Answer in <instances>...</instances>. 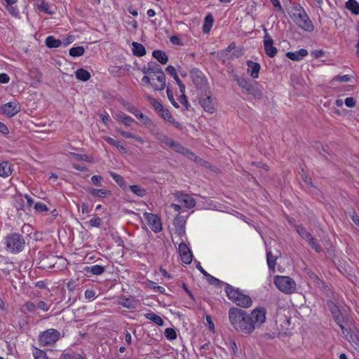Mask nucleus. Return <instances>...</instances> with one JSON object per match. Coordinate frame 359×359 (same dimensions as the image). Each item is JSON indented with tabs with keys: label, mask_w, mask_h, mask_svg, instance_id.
Returning <instances> with one entry per match:
<instances>
[{
	"label": "nucleus",
	"mask_w": 359,
	"mask_h": 359,
	"mask_svg": "<svg viewBox=\"0 0 359 359\" xmlns=\"http://www.w3.org/2000/svg\"><path fill=\"white\" fill-rule=\"evenodd\" d=\"M166 93H167L168 98L169 101L171 102V104L173 105V107H175V108H179L180 105L174 99V95H173L172 91L169 88H168Z\"/></svg>",
	"instance_id": "8fccbe9b"
},
{
	"label": "nucleus",
	"mask_w": 359,
	"mask_h": 359,
	"mask_svg": "<svg viewBox=\"0 0 359 359\" xmlns=\"http://www.w3.org/2000/svg\"><path fill=\"white\" fill-rule=\"evenodd\" d=\"M152 55L155 57L160 63L165 65L168 61V57L165 52L159 50H155L152 53Z\"/></svg>",
	"instance_id": "a878e982"
},
{
	"label": "nucleus",
	"mask_w": 359,
	"mask_h": 359,
	"mask_svg": "<svg viewBox=\"0 0 359 359\" xmlns=\"http://www.w3.org/2000/svg\"><path fill=\"white\" fill-rule=\"evenodd\" d=\"M36 306L38 309L43 311H47L49 309V306H48L47 304L43 301H39Z\"/></svg>",
	"instance_id": "0e129e2a"
},
{
	"label": "nucleus",
	"mask_w": 359,
	"mask_h": 359,
	"mask_svg": "<svg viewBox=\"0 0 359 359\" xmlns=\"http://www.w3.org/2000/svg\"><path fill=\"white\" fill-rule=\"evenodd\" d=\"M110 175L122 189L126 188L127 184L123 177L113 172H110Z\"/></svg>",
	"instance_id": "4c0bfd02"
},
{
	"label": "nucleus",
	"mask_w": 359,
	"mask_h": 359,
	"mask_svg": "<svg viewBox=\"0 0 359 359\" xmlns=\"http://www.w3.org/2000/svg\"><path fill=\"white\" fill-rule=\"evenodd\" d=\"M24 200L22 198H18L15 201V207L18 210H24Z\"/></svg>",
	"instance_id": "bf43d9fd"
},
{
	"label": "nucleus",
	"mask_w": 359,
	"mask_h": 359,
	"mask_svg": "<svg viewBox=\"0 0 359 359\" xmlns=\"http://www.w3.org/2000/svg\"><path fill=\"white\" fill-rule=\"evenodd\" d=\"M102 177L100 175H93L91 181L95 185H100Z\"/></svg>",
	"instance_id": "774afa93"
},
{
	"label": "nucleus",
	"mask_w": 359,
	"mask_h": 359,
	"mask_svg": "<svg viewBox=\"0 0 359 359\" xmlns=\"http://www.w3.org/2000/svg\"><path fill=\"white\" fill-rule=\"evenodd\" d=\"M144 217L147 219L150 228L154 232L158 233L161 231V223L160 219L156 215L151 213H145Z\"/></svg>",
	"instance_id": "f8f14e48"
},
{
	"label": "nucleus",
	"mask_w": 359,
	"mask_h": 359,
	"mask_svg": "<svg viewBox=\"0 0 359 359\" xmlns=\"http://www.w3.org/2000/svg\"><path fill=\"white\" fill-rule=\"evenodd\" d=\"M23 308L25 309L27 311L33 313L36 311L37 306L34 303L29 301L24 304Z\"/></svg>",
	"instance_id": "6e6d98bb"
},
{
	"label": "nucleus",
	"mask_w": 359,
	"mask_h": 359,
	"mask_svg": "<svg viewBox=\"0 0 359 359\" xmlns=\"http://www.w3.org/2000/svg\"><path fill=\"white\" fill-rule=\"evenodd\" d=\"M10 81V77L6 73L0 74V83H8Z\"/></svg>",
	"instance_id": "338daca9"
},
{
	"label": "nucleus",
	"mask_w": 359,
	"mask_h": 359,
	"mask_svg": "<svg viewBox=\"0 0 359 359\" xmlns=\"http://www.w3.org/2000/svg\"><path fill=\"white\" fill-rule=\"evenodd\" d=\"M308 55V51L306 49L302 48L295 52H287L286 53L287 57L294 61H299Z\"/></svg>",
	"instance_id": "6ab92c4d"
},
{
	"label": "nucleus",
	"mask_w": 359,
	"mask_h": 359,
	"mask_svg": "<svg viewBox=\"0 0 359 359\" xmlns=\"http://www.w3.org/2000/svg\"><path fill=\"white\" fill-rule=\"evenodd\" d=\"M75 76L77 79L82 81H86L90 78V72L83 68L76 70Z\"/></svg>",
	"instance_id": "c756f323"
},
{
	"label": "nucleus",
	"mask_w": 359,
	"mask_h": 359,
	"mask_svg": "<svg viewBox=\"0 0 359 359\" xmlns=\"http://www.w3.org/2000/svg\"><path fill=\"white\" fill-rule=\"evenodd\" d=\"M330 311L332 314V316L337 323V324L339 326L340 329L341 330L343 334H345V331L346 330L345 329L343 323H344V317L342 316V313H341L340 310L336 305H332L330 307Z\"/></svg>",
	"instance_id": "2eb2a0df"
},
{
	"label": "nucleus",
	"mask_w": 359,
	"mask_h": 359,
	"mask_svg": "<svg viewBox=\"0 0 359 359\" xmlns=\"http://www.w3.org/2000/svg\"><path fill=\"white\" fill-rule=\"evenodd\" d=\"M225 292L228 298L240 307L249 308L252 304V299L243 294L238 288L226 284Z\"/></svg>",
	"instance_id": "7ed1b4c3"
},
{
	"label": "nucleus",
	"mask_w": 359,
	"mask_h": 359,
	"mask_svg": "<svg viewBox=\"0 0 359 359\" xmlns=\"http://www.w3.org/2000/svg\"><path fill=\"white\" fill-rule=\"evenodd\" d=\"M132 46V51L134 55L141 57L146 54L145 48L142 43L133 41Z\"/></svg>",
	"instance_id": "b1692460"
},
{
	"label": "nucleus",
	"mask_w": 359,
	"mask_h": 359,
	"mask_svg": "<svg viewBox=\"0 0 359 359\" xmlns=\"http://www.w3.org/2000/svg\"><path fill=\"white\" fill-rule=\"evenodd\" d=\"M105 142L109 143V144L115 147L120 152L126 154L127 153V149L121 144L119 141H117L110 137L105 136L103 137Z\"/></svg>",
	"instance_id": "5701e85b"
},
{
	"label": "nucleus",
	"mask_w": 359,
	"mask_h": 359,
	"mask_svg": "<svg viewBox=\"0 0 359 359\" xmlns=\"http://www.w3.org/2000/svg\"><path fill=\"white\" fill-rule=\"evenodd\" d=\"M274 284L280 291L286 294H291L296 290L295 282L288 276L275 277Z\"/></svg>",
	"instance_id": "423d86ee"
},
{
	"label": "nucleus",
	"mask_w": 359,
	"mask_h": 359,
	"mask_svg": "<svg viewBox=\"0 0 359 359\" xmlns=\"http://www.w3.org/2000/svg\"><path fill=\"white\" fill-rule=\"evenodd\" d=\"M145 317L147 319L153 321L158 325L161 326L163 325V319L159 316L155 314L154 313H148L145 315Z\"/></svg>",
	"instance_id": "58836bf2"
},
{
	"label": "nucleus",
	"mask_w": 359,
	"mask_h": 359,
	"mask_svg": "<svg viewBox=\"0 0 359 359\" xmlns=\"http://www.w3.org/2000/svg\"><path fill=\"white\" fill-rule=\"evenodd\" d=\"M266 314L264 307H256L250 314L236 307L231 308L228 312L229 322L234 330L245 334H250L261 327L266 322Z\"/></svg>",
	"instance_id": "f257e3e1"
},
{
	"label": "nucleus",
	"mask_w": 359,
	"mask_h": 359,
	"mask_svg": "<svg viewBox=\"0 0 359 359\" xmlns=\"http://www.w3.org/2000/svg\"><path fill=\"white\" fill-rule=\"evenodd\" d=\"M32 355L34 359H50L46 353L36 347H33Z\"/></svg>",
	"instance_id": "f704fd0d"
},
{
	"label": "nucleus",
	"mask_w": 359,
	"mask_h": 359,
	"mask_svg": "<svg viewBox=\"0 0 359 359\" xmlns=\"http://www.w3.org/2000/svg\"><path fill=\"white\" fill-rule=\"evenodd\" d=\"M61 337L60 332L53 328L41 332L38 336L39 344L45 347L54 345Z\"/></svg>",
	"instance_id": "39448f33"
},
{
	"label": "nucleus",
	"mask_w": 359,
	"mask_h": 359,
	"mask_svg": "<svg viewBox=\"0 0 359 359\" xmlns=\"http://www.w3.org/2000/svg\"><path fill=\"white\" fill-rule=\"evenodd\" d=\"M87 271H90L93 275H101L104 272L105 268L100 265H93L90 267H87Z\"/></svg>",
	"instance_id": "a19ab883"
},
{
	"label": "nucleus",
	"mask_w": 359,
	"mask_h": 359,
	"mask_svg": "<svg viewBox=\"0 0 359 359\" xmlns=\"http://www.w3.org/2000/svg\"><path fill=\"white\" fill-rule=\"evenodd\" d=\"M156 139L161 143L164 144L166 147H170L172 140L165 134L158 133L155 135Z\"/></svg>",
	"instance_id": "c85d7f7f"
},
{
	"label": "nucleus",
	"mask_w": 359,
	"mask_h": 359,
	"mask_svg": "<svg viewBox=\"0 0 359 359\" xmlns=\"http://www.w3.org/2000/svg\"><path fill=\"white\" fill-rule=\"evenodd\" d=\"M192 81L197 88L203 89L206 86V79L203 72L198 69H193L190 72Z\"/></svg>",
	"instance_id": "9d476101"
},
{
	"label": "nucleus",
	"mask_w": 359,
	"mask_h": 359,
	"mask_svg": "<svg viewBox=\"0 0 359 359\" xmlns=\"http://www.w3.org/2000/svg\"><path fill=\"white\" fill-rule=\"evenodd\" d=\"M178 250L182 262L187 264H190L192 261L193 256L187 245L184 243H181L179 245Z\"/></svg>",
	"instance_id": "ddd939ff"
},
{
	"label": "nucleus",
	"mask_w": 359,
	"mask_h": 359,
	"mask_svg": "<svg viewBox=\"0 0 359 359\" xmlns=\"http://www.w3.org/2000/svg\"><path fill=\"white\" fill-rule=\"evenodd\" d=\"M34 210L39 212H48L47 205L41 202H37L34 205Z\"/></svg>",
	"instance_id": "3c124183"
},
{
	"label": "nucleus",
	"mask_w": 359,
	"mask_h": 359,
	"mask_svg": "<svg viewBox=\"0 0 359 359\" xmlns=\"http://www.w3.org/2000/svg\"><path fill=\"white\" fill-rule=\"evenodd\" d=\"M165 71L172 77L177 75L175 68L172 65L168 66Z\"/></svg>",
	"instance_id": "69168bd1"
},
{
	"label": "nucleus",
	"mask_w": 359,
	"mask_h": 359,
	"mask_svg": "<svg viewBox=\"0 0 359 359\" xmlns=\"http://www.w3.org/2000/svg\"><path fill=\"white\" fill-rule=\"evenodd\" d=\"M247 65L248 67V73L253 79H257L259 77V72L261 69V66L259 63L248 60L247 61Z\"/></svg>",
	"instance_id": "f3484780"
},
{
	"label": "nucleus",
	"mask_w": 359,
	"mask_h": 359,
	"mask_svg": "<svg viewBox=\"0 0 359 359\" xmlns=\"http://www.w3.org/2000/svg\"><path fill=\"white\" fill-rule=\"evenodd\" d=\"M102 219L96 215L94 216L90 221L89 225L92 227H100L101 226Z\"/></svg>",
	"instance_id": "864d4df0"
},
{
	"label": "nucleus",
	"mask_w": 359,
	"mask_h": 359,
	"mask_svg": "<svg viewBox=\"0 0 359 359\" xmlns=\"http://www.w3.org/2000/svg\"><path fill=\"white\" fill-rule=\"evenodd\" d=\"M169 148L172 149L177 153L184 155L189 159H194L196 157L195 154L191 151L185 148L181 144L175 140L172 141Z\"/></svg>",
	"instance_id": "4468645a"
},
{
	"label": "nucleus",
	"mask_w": 359,
	"mask_h": 359,
	"mask_svg": "<svg viewBox=\"0 0 359 359\" xmlns=\"http://www.w3.org/2000/svg\"><path fill=\"white\" fill-rule=\"evenodd\" d=\"M70 154L73 156L76 160L85 162H91L92 159L86 154H79L71 152Z\"/></svg>",
	"instance_id": "de8ad7c7"
},
{
	"label": "nucleus",
	"mask_w": 359,
	"mask_h": 359,
	"mask_svg": "<svg viewBox=\"0 0 359 359\" xmlns=\"http://www.w3.org/2000/svg\"><path fill=\"white\" fill-rule=\"evenodd\" d=\"M2 112L7 116L12 117L17 114L20 110V104L16 102H10L1 107Z\"/></svg>",
	"instance_id": "9b49d317"
},
{
	"label": "nucleus",
	"mask_w": 359,
	"mask_h": 359,
	"mask_svg": "<svg viewBox=\"0 0 359 359\" xmlns=\"http://www.w3.org/2000/svg\"><path fill=\"white\" fill-rule=\"evenodd\" d=\"M165 337L168 340H175L177 339V332L173 328L168 327L165 330Z\"/></svg>",
	"instance_id": "49530a36"
},
{
	"label": "nucleus",
	"mask_w": 359,
	"mask_h": 359,
	"mask_svg": "<svg viewBox=\"0 0 359 359\" xmlns=\"http://www.w3.org/2000/svg\"><path fill=\"white\" fill-rule=\"evenodd\" d=\"M88 192L93 197H106L107 196L111 195V191L104 189H97L95 188H90L88 189Z\"/></svg>",
	"instance_id": "393cba45"
},
{
	"label": "nucleus",
	"mask_w": 359,
	"mask_h": 359,
	"mask_svg": "<svg viewBox=\"0 0 359 359\" xmlns=\"http://www.w3.org/2000/svg\"><path fill=\"white\" fill-rule=\"evenodd\" d=\"M276 257L273 256L271 251H268L266 253L267 264L270 269H274L276 263Z\"/></svg>",
	"instance_id": "37998d69"
},
{
	"label": "nucleus",
	"mask_w": 359,
	"mask_h": 359,
	"mask_svg": "<svg viewBox=\"0 0 359 359\" xmlns=\"http://www.w3.org/2000/svg\"><path fill=\"white\" fill-rule=\"evenodd\" d=\"M334 80L339 82H348L351 80V76L348 74L343 76L337 75L334 78Z\"/></svg>",
	"instance_id": "13d9d810"
},
{
	"label": "nucleus",
	"mask_w": 359,
	"mask_h": 359,
	"mask_svg": "<svg viewBox=\"0 0 359 359\" xmlns=\"http://www.w3.org/2000/svg\"><path fill=\"white\" fill-rule=\"evenodd\" d=\"M36 6L41 12L47 14H52L53 13V11L50 9L51 6L48 4V3L46 2L45 0H40L39 1H37L36 3Z\"/></svg>",
	"instance_id": "bb28decb"
},
{
	"label": "nucleus",
	"mask_w": 359,
	"mask_h": 359,
	"mask_svg": "<svg viewBox=\"0 0 359 359\" xmlns=\"http://www.w3.org/2000/svg\"><path fill=\"white\" fill-rule=\"evenodd\" d=\"M118 304L128 309H135L137 306V301L134 297H126L122 296L119 298Z\"/></svg>",
	"instance_id": "dca6fc26"
},
{
	"label": "nucleus",
	"mask_w": 359,
	"mask_h": 359,
	"mask_svg": "<svg viewBox=\"0 0 359 359\" xmlns=\"http://www.w3.org/2000/svg\"><path fill=\"white\" fill-rule=\"evenodd\" d=\"M180 102L183 105L184 110H188L191 107L190 104L188 102L187 97L185 94L181 95L179 99Z\"/></svg>",
	"instance_id": "5fc2aeb1"
},
{
	"label": "nucleus",
	"mask_w": 359,
	"mask_h": 359,
	"mask_svg": "<svg viewBox=\"0 0 359 359\" xmlns=\"http://www.w3.org/2000/svg\"><path fill=\"white\" fill-rule=\"evenodd\" d=\"M130 191L138 196L142 197L146 195V190L137 185L130 186Z\"/></svg>",
	"instance_id": "a18cd8bd"
},
{
	"label": "nucleus",
	"mask_w": 359,
	"mask_h": 359,
	"mask_svg": "<svg viewBox=\"0 0 359 359\" xmlns=\"http://www.w3.org/2000/svg\"><path fill=\"white\" fill-rule=\"evenodd\" d=\"M116 131L126 138L134 139L140 143H142L144 142L143 139L140 136L136 135L133 133L124 131L119 128H116Z\"/></svg>",
	"instance_id": "7c9ffc66"
},
{
	"label": "nucleus",
	"mask_w": 359,
	"mask_h": 359,
	"mask_svg": "<svg viewBox=\"0 0 359 359\" xmlns=\"http://www.w3.org/2000/svg\"><path fill=\"white\" fill-rule=\"evenodd\" d=\"M84 295L86 299H93L95 297V292L93 290H86Z\"/></svg>",
	"instance_id": "680f3d73"
},
{
	"label": "nucleus",
	"mask_w": 359,
	"mask_h": 359,
	"mask_svg": "<svg viewBox=\"0 0 359 359\" xmlns=\"http://www.w3.org/2000/svg\"><path fill=\"white\" fill-rule=\"evenodd\" d=\"M214 22V18L211 14H208L204 20L203 25V31L204 33L208 34L210 32Z\"/></svg>",
	"instance_id": "cd10ccee"
},
{
	"label": "nucleus",
	"mask_w": 359,
	"mask_h": 359,
	"mask_svg": "<svg viewBox=\"0 0 359 359\" xmlns=\"http://www.w3.org/2000/svg\"><path fill=\"white\" fill-rule=\"evenodd\" d=\"M236 81L238 86L243 90V92H246L249 90V88L252 86V83H250L248 80L243 77H236Z\"/></svg>",
	"instance_id": "72a5a7b5"
},
{
	"label": "nucleus",
	"mask_w": 359,
	"mask_h": 359,
	"mask_svg": "<svg viewBox=\"0 0 359 359\" xmlns=\"http://www.w3.org/2000/svg\"><path fill=\"white\" fill-rule=\"evenodd\" d=\"M85 52L83 46L72 47L69 49V55L72 57H79L83 55Z\"/></svg>",
	"instance_id": "79ce46f5"
},
{
	"label": "nucleus",
	"mask_w": 359,
	"mask_h": 359,
	"mask_svg": "<svg viewBox=\"0 0 359 359\" xmlns=\"http://www.w3.org/2000/svg\"><path fill=\"white\" fill-rule=\"evenodd\" d=\"M355 100L353 97H346L344 100V104L348 107H353L355 106Z\"/></svg>",
	"instance_id": "052dcab7"
},
{
	"label": "nucleus",
	"mask_w": 359,
	"mask_h": 359,
	"mask_svg": "<svg viewBox=\"0 0 359 359\" xmlns=\"http://www.w3.org/2000/svg\"><path fill=\"white\" fill-rule=\"evenodd\" d=\"M206 277H207L208 280L209 281V283L210 284L216 285H226V283L221 281L218 278L211 276L210 274H208Z\"/></svg>",
	"instance_id": "603ef678"
},
{
	"label": "nucleus",
	"mask_w": 359,
	"mask_h": 359,
	"mask_svg": "<svg viewBox=\"0 0 359 359\" xmlns=\"http://www.w3.org/2000/svg\"><path fill=\"white\" fill-rule=\"evenodd\" d=\"M146 97L147 100L149 102V103L154 108V109L156 110L157 111L160 112L164 108L163 106L156 99H154L149 95H147Z\"/></svg>",
	"instance_id": "c03bdc74"
},
{
	"label": "nucleus",
	"mask_w": 359,
	"mask_h": 359,
	"mask_svg": "<svg viewBox=\"0 0 359 359\" xmlns=\"http://www.w3.org/2000/svg\"><path fill=\"white\" fill-rule=\"evenodd\" d=\"M5 244L8 252L17 254L24 250L26 242L22 235L18 233H11L6 236Z\"/></svg>",
	"instance_id": "20e7f679"
},
{
	"label": "nucleus",
	"mask_w": 359,
	"mask_h": 359,
	"mask_svg": "<svg viewBox=\"0 0 359 359\" xmlns=\"http://www.w3.org/2000/svg\"><path fill=\"white\" fill-rule=\"evenodd\" d=\"M175 199L188 209L193 208L196 205L195 199L189 194L182 191H177L174 194Z\"/></svg>",
	"instance_id": "6e6552de"
},
{
	"label": "nucleus",
	"mask_w": 359,
	"mask_h": 359,
	"mask_svg": "<svg viewBox=\"0 0 359 359\" xmlns=\"http://www.w3.org/2000/svg\"><path fill=\"white\" fill-rule=\"evenodd\" d=\"M63 359H85L83 356H82L79 353H66L62 355Z\"/></svg>",
	"instance_id": "09e8293b"
},
{
	"label": "nucleus",
	"mask_w": 359,
	"mask_h": 359,
	"mask_svg": "<svg viewBox=\"0 0 359 359\" xmlns=\"http://www.w3.org/2000/svg\"><path fill=\"white\" fill-rule=\"evenodd\" d=\"M245 93L248 95H251L255 99H261L263 96V92L262 88L257 84H252Z\"/></svg>",
	"instance_id": "a211bd4d"
},
{
	"label": "nucleus",
	"mask_w": 359,
	"mask_h": 359,
	"mask_svg": "<svg viewBox=\"0 0 359 359\" xmlns=\"http://www.w3.org/2000/svg\"><path fill=\"white\" fill-rule=\"evenodd\" d=\"M308 243L316 252H320L322 250L320 245L316 242L313 237L311 238V240L308 241Z\"/></svg>",
	"instance_id": "4d7b16f0"
},
{
	"label": "nucleus",
	"mask_w": 359,
	"mask_h": 359,
	"mask_svg": "<svg viewBox=\"0 0 359 359\" xmlns=\"http://www.w3.org/2000/svg\"><path fill=\"white\" fill-rule=\"evenodd\" d=\"M12 165L7 161L0 163V177H7L12 174Z\"/></svg>",
	"instance_id": "412c9836"
},
{
	"label": "nucleus",
	"mask_w": 359,
	"mask_h": 359,
	"mask_svg": "<svg viewBox=\"0 0 359 359\" xmlns=\"http://www.w3.org/2000/svg\"><path fill=\"white\" fill-rule=\"evenodd\" d=\"M46 46H48V48H58L61 46V41L58 39H56L54 36H48L46 39Z\"/></svg>",
	"instance_id": "473e14b6"
},
{
	"label": "nucleus",
	"mask_w": 359,
	"mask_h": 359,
	"mask_svg": "<svg viewBox=\"0 0 359 359\" xmlns=\"http://www.w3.org/2000/svg\"><path fill=\"white\" fill-rule=\"evenodd\" d=\"M264 32L263 43L265 53L269 57H273L277 54V48L273 46V40L266 29H264Z\"/></svg>",
	"instance_id": "1a4fd4ad"
},
{
	"label": "nucleus",
	"mask_w": 359,
	"mask_h": 359,
	"mask_svg": "<svg viewBox=\"0 0 359 359\" xmlns=\"http://www.w3.org/2000/svg\"><path fill=\"white\" fill-rule=\"evenodd\" d=\"M297 231L299 233V235L306 241H309V240H311L312 236L311 233L303 226H297Z\"/></svg>",
	"instance_id": "e433bc0d"
},
{
	"label": "nucleus",
	"mask_w": 359,
	"mask_h": 359,
	"mask_svg": "<svg viewBox=\"0 0 359 359\" xmlns=\"http://www.w3.org/2000/svg\"><path fill=\"white\" fill-rule=\"evenodd\" d=\"M271 3L273 4L274 8L279 12L283 11L282 6L279 1V0H270Z\"/></svg>",
	"instance_id": "e2e57ef3"
},
{
	"label": "nucleus",
	"mask_w": 359,
	"mask_h": 359,
	"mask_svg": "<svg viewBox=\"0 0 359 359\" xmlns=\"http://www.w3.org/2000/svg\"><path fill=\"white\" fill-rule=\"evenodd\" d=\"M290 16L293 22L304 31L311 32L314 30L312 21L300 4L294 5Z\"/></svg>",
	"instance_id": "f03ea898"
},
{
	"label": "nucleus",
	"mask_w": 359,
	"mask_h": 359,
	"mask_svg": "<svg viewBox=\"0 0 359 359\" xmlns=\"http://www.w3.org/2000/svg\"><path fill=\"white\" fill-rule=\"evenodd\" d=\"M139 120H140L144 125H147L150 123V119L143 114L141 111L137 109H134L130 111Z\"/></svg>",
	"instance_id": "c9c22d12"
},
{
	"label": "nucleus",
	"mask_w": 359,
	"mask_h": 359,
	"mask_svg": "<svg viewBox=\"0 0 359 359\" xmlns=\"http://www.w3.org/2000/svg\"><path fill=\"white\" fill-rule=\"evenodd\" d=\"M156 80L159 84H153V88L155 90H163L166 86V79L163 72L157 74Z\"/></svg>",
	"instance_id": "aec40b11"
},
{
	"label": "nucleus",
	"mask_w": 359,
	"mask_h": 359,
	"mask_svg": "<svg viewBox=\"0 0 359 359\" xmlns=\"http://www.w3.org/2000/svg\"><path fill=\"white\" fill-rule=\"evenodd\" d=\"M159 113L165 120L172 123L176 128L180 127V123L175 120L168 109L163 108Z\"/></svg>",
	"instance_id": "4be33fe9"
},
{
	"label": "nucleus",
	"mask_w": 359,
	"mask_h": 359,
	"mask_svg": "<svg viewBox=\"0 0 359 359\" xmlns=\"http://www.w3.org/2000/svg\"><path fill=\"white\" fill-rule=\"evenodd\" d=\"M199 102L205 111L210 114H213L215 111L216 101L210 95H201L199 99Z\"/></svg>",
	"instance_id": "0eeeda50"
},
{
	"label": "nucleus",
	"mask_w": 359,
	"mask_h": 359,
	"mask_svg": "<svg viewBox=\"0 0 359 359\" xmlns=\"http://www.w3.org/2000/svg\"><path fill=\"white\" fill-rule=\"evenodd\" d=\"M147 67H148V69H149V71L151 72V75L153 74H157L163 72L161 66L155 62H149L147 64Z\"/></svg>",
	"instance_id": "ea45409f"
},
{
	"label": "nucleus",
	"mask_w": 359,
	"mask_h": 359,
	"mask_svg": "<svg viewBox=\"0 0 359 359\" xmlns=\"http://www.w3.org/2000/svg\"><path fill=\"white\" fill-rule=\"evenodd\" d=\"M346 8L355 15L359 14V4L355 0H348L346 3Z\"/></svg>",
	"instance_id": "2f4dec72"
}]
</instances>
